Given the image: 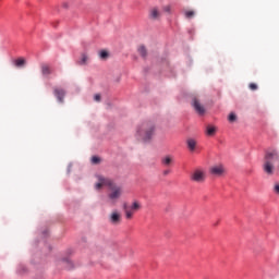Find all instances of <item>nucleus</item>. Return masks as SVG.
<instances>
[{"instance_id":"4468645a","label":"nucleus","mask_w":279,"mask_h":279,"mask_svg":"<svg viewBox=\"0 0 279 279\" xmlns=\"http://www.w3.org/2000/svg\"><path fill=\"white\" fill-rule=\"evenodd\" d=\"M41 73H43V75H51V73H52L51 66H49L47 64H43Z\"/></svg>"},{"instance_id":"a211bd4d","label":"nucleus","mask_w":279,"mask_h":279,"mask_svg":"<svg viewBox=\"0 0 279 279\" xmlns=\"http://www.w3.org/2000/svg\"><path fill=\"white\" fill-rule=\"evenodd\" d=\"M63 263H64V265H65V269H69V270H71V269H73V262H71V259H63Z\"/></svg>"},{"instance_id":"393cba45","label":"nucleus","mask_w":279,"mask_h":279,"mask_svg":"<svg viewBox=\"0 0 279 279\" xmlns=\"http://www.w3.org/2000/svg\"><path fill=\"white\" fill-rule=\"evenodd\" d=\"M274 192L277 193V195H279V183L275 184Z\"/></svg>"},{"instance_id":"39448f33","label":"nucleus","mask_w":279,"mask_h":279,"mask_svg":"<svg viewBox=\"0 0 279 279\" xmlns=\"http://www.w3.org/2000/svg\"><path fill=\"white\" fill-rule=\"evenodd\" d=\"M209 173L216 178H221V175L226 173V167H223V165L213 166L209 169Z\"/></svg>"},{"instance_id":"c85d7f7f","label":"nucleus","mask_w":279,"mask_h":279,"mask_svg":"<svg viewBox=\"0 0 279 279\" xmlns=\"http://www.w3.org/2000/svg\"><path fill=\"white\" fill-rule=\"evenodd\" d=\"M63 8H69V3L64 2Z\"/></svg>"},{"instance_id":"2eb2a0df","label":"nucleus","mask_w":279,"mask_h":279,"mask_svg":"<svg viewBox=\"0 0 279 279\" xmlns=\"http://www.w3.org/2000/svg\"><path fill=\"white\" fill-rule=\"evenodd\" d=\"M99 58L100 60H108V58H110V53L107 50H100Z\"/></svg>"},{"instance_id":"9d476101","label":"nucleus","mask_w":279,"mask_h":279,"mask_svg":"<svg viewBox=\"0 0 279 279\" xmlns=\"http://www.w3.org/2000/svg\"><path fill=\"white\" fill-rule=\"evenodd\" d=\"M124 214L126 219H132L134 217V209L132 207H128V205H123Z\"/></svg>"},{"instance_id":"f8f14e48","label":"nucleus","mask_w":279,"mask_h":279,"mask_svg":"<svg viewBox=\"0 0 279 279\" xmlns=\"http://www.w3.org/2000/svg\"><path fill=\"white\" fill-rule=\"evenodd\" d=\"M186 145H187L190 151H195V147H197V142L193 138H189L186 141Z\"/></svg>"},{"instance_id":"423d86ee","label":"nucleus","mask_w":279,"mask_h":279,"mask_svg":"<svg viewBox=\"0 0 279 279\" xmlns=\"http://www.w3.org/2000/svg\"><path fill=\"white\" fill-rule=\"evenodd\" d=\"M109 221L112 226H119L121 223V213L113 210L109 216Z\"/></svg>"},{"instance_id":"7ed1b4c3","label":"nucleus","mask_w":279,"mask_h":279,"mask_svg":"<svg viewBox=\"0 0 279 279\" xmlns=\"http://www.w3.org/2000/svg\"><path fill=\"white\" fill-rule=\"evenodd\" d=\"M154 134H156V124L151 121H145L137 128V136L141 141H144V143L151 141Z\"/></svg>"},{"instance_id":"0eeeda50","label":"nucleus","mask_w":279,"mask_h":279,"mask_svg":"<svg viewBox=\"0 0 279 279\" xmlns=\"http://www.w3.org/2000/svg\"><path fill=\"white\" fill-rule=\"evenodd\" d=\"M195 112H197V114H205L206 113V109L203 107L202 102L198 101L197 98L193 99V104H192Z\"/></svg>"},{"instance_id":"b1692460","label":"nucleus","mask_w":279,"mask_h":279,"mask_svg":"<svg viewBox=\"0 0 279 279\" xmlns=\"http://www.w3.org/2000/svg\"><path fill=\"white\" fill-rule=\"evenodd\" d=\"M248 88H250L251 90H258V85H256V83H251V84L248 85Z\"/></svg>"},{"instance_id":"a878e982","label":"nucleus","mask_w":279,"mask_h":279,"mask_svg":"<svg viewBox=\"0 0 279 279\" xmlns=\"http://www.w3.org/2000/svg\"><path fill=\"white\" fill-rule=\"evenodd\" d=\"M163 12H171V5L163 7Z\"/></svg>"},{"instance_id":"5701e85b","label":"nucleus","mask_w":279,"mask_h":279,"mask_svg":"<svg viewBox=\"0 0 279 279\" xmlns=\"http://www.w3.org/2000/svg\"><path fill=\"white\" fill-rule=\"evenodd\" d=\"M101 162V158L94 156L92 157V165H99Z\"/></svg>"},{"instance_id":"aec40b11","label":"nucleus","mask_w":279,"mask_h":279,"mask_svg":"<svg viewBox=\"0 0 279 279\" xmlns=\"http://www.w3.org/2000/svg\"><path fill=\"white\" fill-rule=\"evenodd\" d=\"M185 19H193L195 16V11H184Z\"/></svg>"},{"instance_id":"9b49d317","label":"nucleus","mask_w":279,"mask_h":279,"mask_svg":"<svg viewBox=\"0 0 279 279\" xmlns=\"http://www.w3.org/2000/svg\"><path fill=\"white\" fill-rule=\"evenodd\" d=\"M205 132H206L207 136H215V134L217 133V128L215 125L208 124L206 126V131Z\"/></svg>"},{"instance_id":"412c9836","label":"nucleus","mask_w":279,"mask_h":279,"mask_svg":"<svg viewBox=\"0 0 279 279\" xmlns=\"http://www.w3.org/2000/svg\"><path fill=\"white\" fill-rule=\"evenodd\" d=\"M86 62H88V56L83 53L81 57L80 64H86Z\"/></svg>"},{"instance_id":"ddd939ff","label":"nucleus","mask_w":279,"mask_h":279,"mask_svg":"<svg viewBox=\"0 0 279 279\" xmlns=\"http://www.w3.org/2000/svg\"><path fill=\"white\" fill-rule=\"evenodd\" d=\"M173 162V157L171 156H166L161 159V163L163 167H171V163Z\"/></svg>"},{"instance_id":"bb28decb","label":"nucleus","mask_w":279,"mask_h":279,"mask_svg":"<svg viewBox=\"0 0 279 279\" xmlns=\"http://www.w3.org/2000/svg\"><path fill=\"white\" fill-rule=\"evenodd\" d=\"M94 99H95L96 101H101V95L96 94V95L94 96Z\"/></svg>"},{"instance_id":"1a4fd4ad","label":"nucleus","mask_w":279,"mask_h":279,"mask_svg":"<svg viewBox=\"0 0 279 279\" xmlns=\"http://www.w3.org/2000/svg\"><path fill=\"white\" fill-rule=\"evenodd\" d=\"M54 96L62 104L64 101V89L54 88Z\"/></svg>"},{"instance_id":"f3484780","label":"nucleus","mask_w":279,"mask_h":279,"mask_svg":"<svg viewBox=\"0 0 279 279\" xmlns=\"http://www.w3.org/2000/svg\"><path fill=\"white\" fill-rule=\"evenodd\" d=\"M14 64H15V66H17V68L25 66V59H23V58L16 59V60L14 61Z\"/></svg>"},{"instance_id":"6ab92c4d","label":"nucleus","mask_w":279,"mask_h":279,"mask_svg":"<svg viewBox=\"0 0 279 279\" xmlns=\"http://www.w3.org/2000/svg\"><path fill=\"white\" fill-rule=\"evenodd\" d=\"M135 213L137 210H141V203H138L137 201L133 202V204L131 205V207Z\"/></svg>"},{"instance_id":"f257e3e1","label":"nucleus","mask_w":279,"mask_h":279,"mask_svg":"<svg viewBox=\"0 0 279 279\" xmlns=\"http://www.w3.org/2000/svg\"><path fill=\"white\" fill-rule=\"evenodd\" d=\"M98 182L95 184L96 191H100L102 186L109 187L108 193V199L111 202V204H117L119 199H121V195H123V187L114 184V182L111 179H108L101 174H98L97 177Z\"/></svg>"},{"instance_id":"20e7f679","label":"nucleus","mask_w":279,"mask_h":279,"mask_svg":"<svg viewBox=\"0 0 279 279\" xmlns=\"http://www.w3.org/2000/svg\"><path fill=\"white\" fill-rule=\"evenodd\" d=\"M190 180L196 184H204L206 182V171L199 168L194 170L190 175Z\"/></svg>"},{"instance_id":"f03ea898","label":"nucleus","mask_w":279,"mask_h":279,"mask_svg":"<svg viewBox=\"0 0 279 279\" xmlns=\"http://www.w3.org/2000/svg\"><path fill=\"white\" fill-rule=\"evenodd\" d=\"M274 162H279V153L276 149L266 151L264 156L263 170L267 175H274L276 167Z\"/></svg>"},{"instance_id":"4be33fe9","label":"nucleus","mask_w":279,"mask_h":279,"mask_svg":"<svg viewBox=\"0 0 279 279\" xmlns=\"http://www.w3.org/2000/svg\"><path fill=\"white\" fill-rule=\"evenodd\" d=\"M228 121L230 122V123H234V121H236V114H234V113H230L229 114V117H228Z\"/></svg>"},{"instance_id":"6e6552de","label":"nucleus","mask_w":279,"mask_h":279,"mask_svg":"<svg viewBox=\"0 0 279 279\" xmlns=\"http://www.w3.org/2000/svg\"><path fill=\"white\" fill-rule=\"evenodd\" d=\"M149 19L151 21H158V19H160V11L158 10V8H153L149 11Z\"/></svg>"},{"instance_id":"dca6fc26","label":"nucleus","mask_w":279,"mask_h":279,"mask_svg":"<svg viewBox=\"0 0 279 279\" xmlns=\"http://www.w3.org/2000/svg\"><path fill=\"white\" fill-rule=\"evenodd\" d=\"M137 51L140 56H142V58H145L147 56V48H145V46H140Z\"/></svg>"},{"instance_id":"cd10ccee","label":"nucleus","mask_w":279,"mask_h":279,"mask_svg":"<svg viewBox=\"0 0 279 279\" xmlns=\"http://www.w3.org/2000/svg\"><path fill=\"white\" fill-rule=\"evenodd\" d=\"M171 173V170H165L163 175H169Z\"/></svg>"}]
</instances>
